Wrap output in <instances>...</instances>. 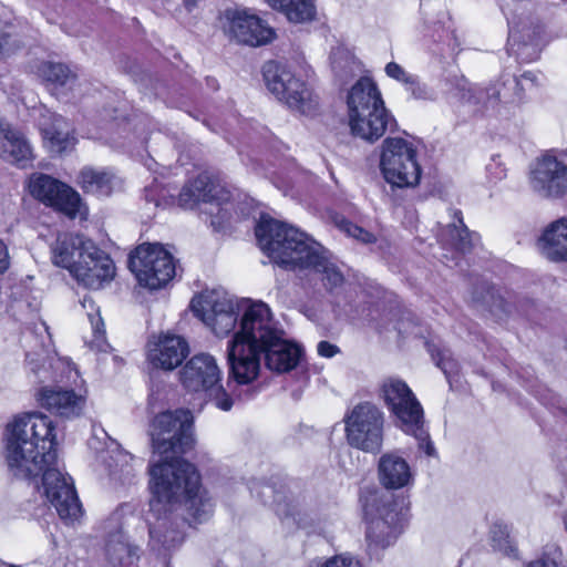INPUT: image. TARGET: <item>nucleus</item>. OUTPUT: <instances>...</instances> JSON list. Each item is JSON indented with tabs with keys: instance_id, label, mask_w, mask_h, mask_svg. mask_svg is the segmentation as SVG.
Listing matches in <instances>:
<instances>
[{
	"instance_id": "32",
	"label": "nucleus",
	"mask_w": 567,
	"mask_h": 567,
	"mask_svg": "<svg viewBox=\"0 0 567 567\" xmlns=\"http://www.w3.org/2000/svg\"><path fill=\"white\" fill-rule=\"evenodd\" d=\"M81 305L86 310L87 319L91 323L93 338L90 340V347L97 351H106L109 343L105 338L104 322L100 313V308L90 296H84Z\"/></svg>"
},
{
	"instance_id": "20",
	"label": "nucleus",
	"mask_w": 567,
	"mask_h": 567,
	"mask_svg": "<svg viewBox=\"0 0 567 567\" xmlns=\"http://www.w3.org/2000/svg\"><path fill=\"white\" fill-rule=\"evenodd\" d=\"M106 532L103 555L111 567H130L140 557V547L132 544L122 530V514L113 513L104 523Z\"/></svg>"
},
{
	"instance_id": "38",
	"label": "nucleus",
	"mask_w": 567,
	"mask_h": 567,
	"mask_svg": "<svg viewBox=\"0 0 567 567\" xmlns=\"http://www.w3.org/2000/svg\"><path fill=\"white\" fill-rule=\"evenodd\" d=\"M527 567H565L561 553L555 550L551 554H544L542 557L530 561Z\"/></svg>"
},
{
	"instance_id": "43",
	"label": "nucleus",
	"mask_w": 567,
	"mask_h": 567,
	"mask_svg": "<svg viewBox=\"0 0 567 567\" xmlns=\"http://www.w3.org/2000/svg\"><path fill=\"white\" fill-rule=\"evenodd\" d=\"M525 82H530V84H535L537 82V75L533 72H525L522 74L520 79L515 80L517 85L524 87Z\"/></svg>"
},
{
	"instance_id": "4",
	"label": "nucleus",
	"mask_w": 567,
	"mask_h": 567,
	"mask_svg": "<svg viewBox=\"0 0 567 567\" xmlns=\"http://www.w3.org/2000/svg\"><path fill=\"white\" fill-rule=\"evenodd\" d=\"M258 245L272 262L287 269H310L320 274L330 289L343 282V275L323 247L299 229L261 216L255 228Z\"/></svg>"
},
{
	"instance_id": "2",
	"label": "nucleus",
	"mask_w": 567,
	"mask_h": 567,
	"mask_svg": "<svg viewBox=\"0 0 567 567\" xmlns=\"http://www.w3.org/2000/svg\"><path fill=\"white\" fill-rule=\"evenodd\" d=\"M4 456L10 472L21 478L42 475V492L60 518L73 524L82 506L72 478L60 467L56 430L52 419L41 412L14 415L3 432Z\"/></svg>"
},
{
	"instance_id": "8",
	"label": "nucleus",
	"mask_w": 567,
	"mask_h": 567,
	"mask_svg": "<svg viewBox=\"0 0 567 567\" xmlns=\"http://www.w3.org/2000/svg\"><path fill=\"white\" fill-rule=\"evenodd\" d=\"M252 305H266L250 299L236 300L224 292L205 291L193 298L190 302L194 315L217 337H226L234 332L227 343V359L230 364V348L243 331L244 315Z\"/></svg>"
},
{
	"instance_id": "15",
	"label": "nucleus",
	"mask_w": 567,
	"mask_h": 567,
	"mask_svg": "<svg viewBox=\"0 0 567 567\" xmlns=\"http://www.w3.org/2000/svg\"><path fill=\"white\" fill-rule=\"evenodd\" d=\"M220 23L230 40L249 47L268 44L276 37L275 30L266 21L248 10H226Z\"/></svg>"
},
{
	"instance_id": "44",
	"label": "nucleus",
	"mask_w": 567,
	"mask_h": 567,
	"mask_svg": "<svg viewBox=\"0 0 567 567\" xmlns=\"http://www.w3.org/2000/svg\"><path fill=\"white\" fill-rule=\"evenodd\" d=\"M9 40L4 33L0 32V58L9 53Z\"/></svg>"
},
{
	"instance_id": "12",
	"label": "nucleus",
	"mask_w": 567,
	"mask_h": 567,
	"mask_svg": "<svg viewBox=\"0 0 567 567\" xmlns=\"http://www.w3.org/2000/svg\"><path fill=\"white\" fill-rule=\"evenodd\" d=\"M179 380L188 392L203 395L223 411H229L233 400L224 390L221 370L216 359L208 353L192 357L179 372Z\"/></svg>"
},
{
	"instance_id": "26",
	"label": "nucleus",
	"mask_w": 567,
	"mask_h": 567,
	"mask_svg": "<svg viewBox=\"0 0 567 567\" xmlns=\"http://www.w3.org/2000/svg\"><path fill=\"white\" fill-rule=\"evenodd\" d=\"M544 257L551 261H567V217L549 224L539 238Z\"/></svg>"
},
{
	"instance_id": "13",
	"label": "nucleus",
	"mask_w": 567,
	"mask_h": 567,
	"mask_svg": "<svg viewBox=\"0 0 567 567\" xmlns=\"http://www.w3.org/2000/svg\"><path fill=\"white\" fill-rule=\"evenodd\" d=\"M128 266L140 286L150 290L165 287L175 275L173 256L159 244H143L130 256Z\"/></svg>"
},
{
	"instance_id": "28",
	"label": "nucleus",
	"mask_w": 567,
	"mask_h": 567,
	"mask_svg": "<svg viewBox=\"0 0 567 567\" xmlns=\"http://www.w3.org/2000/svg\"><path fill=\"white\" fill-rule=\"evenodd\" d=\"M330 65L333 75L340 84L347 83L361 71V63L353 52L346 45L339 44L332 48Z\"/></svg>"
},
{
	"instance_id": "24",
	"label": "nucleus",
	"mask_w": 567,
	"mask_h": 567,
	"mask_svg": "<svg viewBox=\"0 0 567 567\" xmlns=\"http://www.w3.org/2000/svg\"><path fill=\"white\" fill-rule=\"evenodd\" d=\"M0 157L19 167L33 161V151L24 135L0 121Z\"/></svg>"
},
{
	"instance_id": "33",
	"label": "nucleus",
	"mask_w": 567,
	"mask_h": 567,
	"mask_svg": "<svg viewBox=\"0 0 567 567\" xmlns=\"http://www.w3.org/2000/svg\"><path fill=\"white\" fill-rule=\"evenodd\" d=\"M39 75L53 89L70 86L75 81V75L62 63L45 62L39 68Z\"/></svg>"
},
{
	"instance_id": "19",
	"label": "nucleus",
	"mask_w": 567,
	"mask_h": 567,
	"mask_svg": "<svg viewBox=\"0 0 567 567\" xmlns=\"http://www.w3.org/2000/svg\"><path fill=\"white\" fill-rule=\"evenodd\" d=\"M189 354L186 339L172 332H161L152 336L146 344L148 363L164 371H173Z\"/></svg>"
},
{
	"instance_id": "18",
	"label": "nucleus",
	"mask_w": 567,
	"mask_h": 567,
	"mask_svg": "<svg viewBox=\"0 0 567 567\" xmlns=\"http://www.w3.org/2000/svg\"><path fill=\"white\" fill-rule=\"evenodd\" d=\"M29 190L34 198L71 218L80 213V195L68 185L48 175H33L29 181Z\"/></svg>"
},
{
	"instance_id": "14",
	"label": "nucleus",
	"mask_w": 567,
	"mask_h": 567,
	"mask_svg": "<svg viewBox=\"0 0 567 567\" xmlns=\"http://www.w3.org/2000/svg\"><path fill=\"white\" fill-rule=\"evenodd\" d=\"M348 443L368 453L379 452L383 443L384 414L374 404L355 405L344 419Z\"/></svg>"
},
{
	"instance_id": "27",
	"label": "nucleus",
	"mask_w": 567,
	"mask_h": 567,
	"mask_svg": "<svg viewBox=\"0 0 567 567\" xmlns=\"http://www.w3.org/2000/svg\"><path fill=\"white\" fill-rule=\"evenodd\" d=\"M384 72L386 76L403 85L404 90L413 99L431 100L433 97V93L427 85L421 82L416 74L409 72L399 63L389 62L384 68Z\"/></svg>"
},
{
	"instance_id": "9",
	"label": "nucleus",
	"mask_w": 567,
	"mask_h": 567,
	"mask_svg": "<svg viewBox=\"0 0 567 567\" xmlns=\"http://www.w3.org/2000/svg\"><path fill=\"white\" fill-rule=\"evenodd\" d=\"M363 516L367 523L369 549L385 548L393 544L403 528L408 508L404 502L378 489L361 496Z\"/></svg>"
},
{
	"instance_id": "10",
	"label": "nucleus",
	"mask_w": 567,
	"mask_h": 567,
	"mask_svg": "<svg viewBox=\"0 0 567 567\" xmlns=\"http://www.w3.org/2000/svg\"><path fill=\"white\" fill-rule=\"evenodd\" d=\"M381 396L395 426L413 436L427 456H434L435 449L424 426L423 408L410 386L401 379L388 378L382 382Z\"/></svg>"
},
{
	"instance_id": "41",
	"label": "nucleus",
	"mask_w": 567,
	"mask_h": 567,
	"mask_svg": "<svg viewBox=\"0 0 567 567\" xmlns=\"http://www.w3.org/2000/svg\"><path fill=\"white\" fill-rule=\"evenodd\" d=\"M318 353L323 358H332L339 351L338 347L328 342L320 341L317 346Z\"/></svg>"
},
{
	"instance_id": "35",
	"label": "nucleus",
	"mask_w": 567,
	"mask_h": 567,
	"mask_svg": "<svg viewBox=\"0 0 567 567\" xmlns=\"http://www.w3.org/2000/svg\"><path fill=\"white\" fill-rule=\"evenodd\" d=\"M447 231L451 239L446 243L461 251L470 250L480 241V236L476 233H471L463 224L462 218H458V225L449 226Z\"/></svg>"
},
{
	"instance_id": "37",
	"label": "nucleus",
	"mask_w": 567,
	"mask_h": 567,
	"mask_svg": "<svg viewBox=\"0 0 567 567\" xmlns=\"http://www.w3.org/2000/svg\"><path fill=\"white\" fill-rule=\"evenodd\" d=\"M339 227L348 236L353 237L354 239L362 241L364 244L372 243L374 240L373 234L359 227L355 224H352L349 220H346V219L341 220L339 223Z\"/></svg>"
},
{
	"instance_id": "40",
	"label": "nucleus",
	"mask_w": 567,
	"mask_h": 567,
	"mask_svg": "<svg viewBox=\"0 0 567 567\" xmlns=\"http://www.w3.org/2000/svg\"><path fill=\"white\" fill-rule=\"evenodd\" d=\"M324 567H361L359 560L350 555H338L327 560Z\"/></svg>"
},
{
	"instance_id": "11",
	"label": "nucleus",
	"mask_w": 567,
	"mask_h": 567,
	"mask_svg": "<svg viewBox=\"0 0 567 567\" xmlns=\"http://www.w3.org/2000/svg\"><path fill=\"white\" fill-rule=\"evenodd\" d=\"M380 171L392 187L412 188L420 184L422 168L415 145L403 137H386L381 145Z\"/></svg>"
},
{
	"instance_id": "7",
	"label": "nucleus",
	"mask_w": 567,
	"mask_h": 567,
	"mask_svg": "<svg viewBox=\"0 0 567 567\" xmlns=\"http://www.w3.org/2000/svg\"><path fill=\"white\" fill-rule=\"evenodd\" d=\"M346 103L351 134L359 138L373 143L396 126L377 83L368 76L351 86Z\"/></svg>"
},
{
	"instance_id": "34",
	"label": "nucleus",
	"mask_w": 567,
	"mask_h": 567,
	"mask_svg": "<svg viewBox=\"0 0 567 567\" xmlns=\"http://www.w3.org/2000/svg\"><path fill=\"white\" fill-rule=\"evenodd\" d=\"M489 538L495 550L507 556L516 554V544L512 538L509 527L506 524L501 522L494 523L489 530Z\"/></svg>"
},
{
	"instance_id": "22",
	"label": "nucleus",
	"mask_w": 567,
	"mask_h": 567,
	"mask_svg": "<svg viewBox=\"0 0 567 567\" xmlns=\"http://www.w3.org/2000/svg\"><path fill=\"white\" fill-rule=\"evenodd\" d=\"M507 50L518 56L535 58L543 44V28L529 18H508Z\"/></svg>"
},
{
	"instance_id": "1",
	"label": "nucleus",
	"mask_w": 567,
	"mask_h": 567,
	"mask_svg": "<svg viewBox=\"0 0 567 567\" xmlns=\"http://www.w3.org/2000/svg\"><path fill=\"white\" fill-rule=\"evenodd\" d=\"M151 436L154 453L161 460L150 468L152 497L145 518L148 545L155 551L171 550L184 540L173 511L183 507L193 523H202L213 513V502L200 484L196 467L178 457L195 443L192 413L176 410L158 414L151 425Z\"/></svg>"
},
{
	"instance_id": "47",
	"label": "nucleus",
	"mask_w": 567,
	"mask_h": 567,
	"mask_svg": "<svg viewBox=\"0 0 567 567\" xmlns=\"http://www.w3.org/2000/svg\"><path fill=\"white\" fill-rule=\"evenodd\" d=\"M146 190H147V194H146L147 199L153 200V202H155L156 205H158V200L152 195L151 190L150 189H146Z\"/></svg>"
},
{
	"instance_id": "45",
	"label": "nucleus",
	"mask_w": 567,
	"mask_h": 567,
	"mask_svg": "<svg viewBox=\"0 0 567 567\" xmlns=\"http://www.w3.org/2000/svg\"><path fill=\"white\" fill-rule=\"evenodd\" d=\"M196 1L197 0H183V4H184L185 9L188 12H190L196 6Z\"/></svg>"
},
{
	"instance_id": "17",
	"label": "nucleus",
	"mask_w": 567,
	"mask_h": 567,
	"mask_svg": "<svg viewBox=\"0 0 567 567\" xmlns=\"http://www.w3.org/2000/svg\"><path fill=\"white\" fill-rule=\"evenodd\" d=\"M264 79L268 90L289 107L303 112L305 103L310 99L306 83L291 70L276 62L264 66Z\"/></svg>"
},
{
	"instance_id": "46",
	"label": "nucleus",
	"mask_w": 567,
	"mask_h": 567,
	"mask_svg": "<svg viewBox=\"0 0 567 567\" xmlns=\"http://www.w3.org/2000/svg\"><path fill=\"white\" fill-rule=\"evenodd\" d=\"M41 329L45 332L47 339H48V341L50 343L51 342V336L49 333V328L47 327V324L44 322L41 323Z\"/></svg>"
},
{
	"instance_id": "21",
	"label": "nucleus",
	"mask_w": 567,
	"mask_h": 567,
	"mask_svg": "<svg viewBox=\"0 0 567 567\" xmlns=\"http://www.w3.org/2000/svg\"><path fill=\"white\" fill-rule=\"evenodd\" d=\"M231 198L230 192L207 173H200L196 179L189 181L178 195V204L184 208H193L198 203H216L217 206L227 204Z\"/></svg>"
},
{
	"instance_id": "49",
	"label": "nucleus",
	"mask_w": 567,
	"mask_h": 567,
	"mask_svg": "<svg viewBox=\"0 0 567 567\" xmlns=\"http://www.w3.org/2000/svg\"><path fill=\"white\" fill-rule=\"evenodd\" d=\"M565 526H566V529H567V520H565Z\"/></svg>"
},
{
	"instance_id": "25",
	"label": "nucleus",
	"mask_w": 567,
	"mask_h": 567,
	"mask_svg": "<svg viewBox=\"0 0 567 567\" xmlns=\"http://www.w3.org/2000/svg\"><path fill=\"white\" fill-rule=\"evenodd\" d=\"M50 122H42L41 133L44 146L53 154H62L75 145V137L69 123L60 115L50 114Z\"/></svg>"
},
{
	"instance_id": "3",
	"label": "nucleus",
	"mask_w": 567,
	"mask_h": 567,
	"mask_svg": "<svg viewBox=\"0 0 567 567\" xmlns=\"http://www.w3.org/2000/svg\"><path fill=\"white\" fill-rule=\"evenodd\" d=\"M261 354L269 370L282 373L297 367L301 348L286 338L268 305H252L245 311L243 331L230 348V375L238 384L257 379Z\"/></svg>"
},
{
	"instance_id": "42",
	"label": "nucleus",
	"mask_w": 567,
	"mask_h": 567,
	"mask_svg": "<svg viewBox=\"0 0 567 567\" xmlns=\"http://www.w3.org/2000/svg\"><path fill=\"white\" fill-rule=\"evenodd\" d=\"M10 266V256L8 246L0 239V274L6 272Z\"/></svg>"
},
{
	"instance_id": "48",
	"label": "nucleus",
	"mask_w": 567,
	"mask_h": 567,
	"mask_svg": "<svg viewBox=\"0 0 567 567\" xmlns=\"http://www.w3.org/2000/svg\"><path fill=\"white\" fill-rule=\"evenodd\" d=\"M207 84L213 89L217 87V82L214 79H207Z\"/></svg>"
},
{
	"instance_id": "5",
	"label": "nucleus",
	"mask_w": 567,
	"mask_h": 567,
	"mask_svg": "<svg viewBox=\"0 0 567 567\" xmlns=\"http://www.w3.org/2000/svg\"><path fill=\"white\" fill-rule=\"evenodd\" d=\"M51 261L90 289H100L113 279L115 272L113 260L79 234H60L51 245Z\"/></svg>"
},
{
	"instance_id": "29",
	"label": "nucleus",
	"mask_w": 567,
	"mask_h": 567,
	"mask_svg": "<svg viewBox=\"0 0 567 567\" xmlns=\"http://www.w3.org/2000/svg\"><path fill=\"white\" fill-rule=\"evenodd\" d=\"M106 463L109 475L112 480L122 484L130 482L135 475V458L121 447L107 451V456H102Z\"/></svg>"
},
{
	"instance_id": "16",
	"label": "nucleus",
	"mask_w": 567,
	"mask_h": 567,
	"mask_svg": "<svg viewBox=\"0 0 567 567\" xmlns=\"http://www.w3.org/2000/svg\"><path fill=\"white\" fill-rule=\"evenodd\" d=\"M528 182L542 198H563L567 194V165L551 153H545L532 164Z\"/></svg>"
},
{
	"instance_id": "30",
	"label": "nucleus",
	"mask_w": 567,
	"mask_h": 567,
	"mask_svg": "<svg viewBox=\"0 0 567 567\" xmlns=\"http://www.w3.org/2000/svg\"><path fill=\"white\" fill-rule=\"evenodd\" d=\"M293 23L310 22L316 18L315 0H265Z\"/></svg>"
},
{
	"instance_id": "36",
	"label": "nucleus",
	"mask_w": 567,
	"mask_h": 567,
	"mask_svg": "<svg viewBox=\"0 0 567 567\" xmlns=\"http://www.w3.org/2000/svg\"><path fill=\"white\" fill-rule=\"evenodd\" d=\"M499 97L501 91L495 85L483 89L478 86H470L466 81L462 84L461 99L465 102L488 104L499 100Z\"/></svg>"
},
{
	"instance_id": "31",
	"label": "nucleus",
	"mask_w": 567,
	"mask_h": 567,
	"mask_svg": "<svg viewBox=\"0 0 567 567\" xmlns=\"http://www.w3.org/2000/svg\"><path fill=\"white\" fill-rule=\"evenodd\" d=\"M80 183L86 193L109 196L115 184V176L105 171L84 168L80 174Z\"/></svg>"
},
{
	"instance_id": "6",
	"label": "nucleus",
	"mask_w": 567,
	"mask_h": 567,
	"mask_svg": "<svg viewBox=\"0 0 567 567\" xmlns=\"http://www.w3.org/2000/svg\"><path fill=\"white\" fill-rule=\"evenodd\" d=\"M48 367L54 370L53 379L66 381L74 388L43 386L38 393L39 404L48 411L65 419L78 417L83 413L86 403L84 380L80 377L75 365L65 358L47 357L42 353L28 352L27 364L31 371L47 379Z\"/></svg>"
},
{
	"instance_id": "23",
	"label": "nucleus",
	"mask_w": 567,
	"mask_h": 567,
	"mask_svg": "<svg viewBox=\"0 0 567 567\" xmlns=\"http://www.w3.org/2000/svg\"><path fill=\"white\" fill-rule=\"evenodd\" d=\"M378 478L388 491L408 488L414 483V472L398 452L384 453L378 462Z\"/></svg>"
},
{
	"instance_id": "39",
	"label": "nucleus",
	"mask_w": 567,
	"mask_h": 567,
	"mask_svg": "<svg viewBox=\"0 0 567 567\" xmlns=\"http://www.w3.org/2000/svg\"><path fill=\"white\" fill-rule=\"evenodd\" d=\"M436 360L437 367H440L446 377H450L452 373L456 372L457 364L450 355L447 350L439 351L434 355Z\"/></svg>"
}]
</instances>
